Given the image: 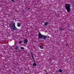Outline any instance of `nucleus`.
Here are the masks:
<instances>
[{
	"mask_svg": "<svg viewBox=\"0 0 74 74\" xmlns=\"http://www.w3.org/2000/svg\"><path fill=\"white\" fill-rule=\"evenodd\" d=\"M10 27L11 29H13V30H18V29L15 27V23L14 22H12L11 23L10 25Z\"/></svg>",
	"mask_w": 74,
	"mask_h": 74,
	"instance_id": "1",
	"label": "nucleus"
},
{
	"mask_svg": "<svg viewBox=\"0 0 74 74\" xmlns=\"http://www.w3.org/2000/svg\"><path fill=\"white\" fill-rule=\"evenodd\" d=\"M70 7H71V4H70L66 3L65 5V8L68 12H70L71 10Z\"/></svg>",
	"mask_w": 74,
	"mask_h": 74,
	"instance_id": "2",
	"label": "nucleus"
},
{
	"mask_svg": "<svg viewBox=\"0 0 74 74\" xmlns=\"http://www.w3.org/2000/svg\"><path fill=\"white\" fill-rule=\"evenodd\" d=\"M43 35H38L39 39H43Z\"/></svg>",
	"mask_w": 74,
	"mask_h": 74,
	"instance_id": "3",
	"label": "nucleus"
},
{
	"mask_svg": "<svg viewBox=\"0 0 74 74\" xmlns=\"http://www.w3.org/2000/svg\"><path fill=\"white\" fill-rule=\"evenodd\" d=\"M64 28L62 26H60L59 27V30L60 31H62V30H64Z\"/></svg>",
	"mask_w": 74,
	"mask_h": 74,
	"instance_id": "4",
	"label": "nucleus"
},
{
	"mask_svg": "<svg viewBox=\"0 0 74 74\" xmlns=\"http://www.w3.org/2000/svg\"><path fill=\"white\" fill-rule=\"evenodd\" d=\"M47 36L43 35V39H44V40H46V39H47Z\"/></svg>",
	"mask_w": 74,
	"mask_h": 74,
	"instance_id": "5",
	"label": "nucleus"
},
{
	"mask_svg": "<svg viewBox=\"0 0 74 74\" xmlns=\"http://www.w3.org/2000/svg\"><path fill=\"white\" fill-rule=\"evenodd\" d=\"M28 42V41L26 39H25L24 40V42L25 44H27V42Z\"/></svg>",
	"mask_w": 74,
	"mask_h": 74,
	"instance_id": "6",
	"label": "nucleus"
},
{
	"mask_svg": "<svg viewBox=\"0 0 74 74\" xmlns=\"http://www.w3.org/2000/svg\"><path fill=\"white\" fill-rule=\"evenodd\" d=\"M19 49V46L18 45L16 46V47H15V49L17 50Z\"/></svg>",
	"mask_w": 74,
	"mask_h": 74,
	"instance_id": "7",
	"label": "nucleus"
},
{
	"mask_svg": "<svg viewBox=\"0 0 74 74\" xmlns=\"http://www.w3.org/2000/svg\"><path fill=\"white\" fill-rule=\"evenodd\" d=\"M18 25H17L18 27H21V24L19 23H17Z\"/></svg>",
	"mask_w": 74,
	"mask_h": 74,
	"instance_id": "8",
	"label": "nucleus"
},
{
	"mask_svg": "<svg viewBox=\"0 0 74 74\" xmlns=\"http://www.w3.org/2000/svg\"><path fill=\"white\" fill-rule=\"evenodd\" d=\"M48 24V22H47L45 23V26H47Z\"/></svg>",
	"mask_w": 74,
	"mask_h": 74,
	"instance_id": "9",
	"label": "nucleus"
},
{
	"mask_svg": "<svg viewBox=\"0 0 74 74\" xmlns=\"http://www.w3.org/2000/svg\"><path fill=\"white\" fill-rule=\"evenodd\" d=\"M33 66H37V64L36 63H34L33 64Z\"/></svg>",
	"mask_w": 74,
	"mask_h": 74,
	"instance_id": "10",
	"label": "nucleus"
},
{
	"mask_svg": "<svg viewBox=\"0 0 74 74\" xmlns=\"http://www.w3.org/2000/svg\"><path fill=\"white\" fill-rule=\"evenodd\" d=\"M59 72L60 73H62V70L61 69H60L59 70Z\"/></svg>",
	"mask_w": 74,
	"mask_h": 74,
	"instance_id": "11",
	"label": "nucleus"
},
{
	"mask_svg": "<svg viewBox=\"0 0 74 74\" xmlns=\"http://www.w3.org/2000/svg\"><path fill=\"white\" fill-rule=\"evenodd\" d=\"M39 46L40 47L41 49H43V47H42V46L40 45Z\"/></svg>",
	"mask_w": 74,
	"mask_h": 74,
	"instance_id": "12",
	"label": "nucleus"
},
{
	"mask_svg": "<svg viewBox=\"0 0 74 74\" xmlns=\"http://www.w3.org/2000/svg\"><path fill=\"white\" fill-rule=\"evenodd\" d=\"M19 44H22V42L21 41H19Z\"/></svg>",
	"mask_w": 74,
	"mask_h": 74,
	"instance_id": "13",
	"label": "nucleus"
},
{
	"mask_svg": "<svg viewBox=\"0 0 74 74\" xmlns=\"http://www.w3.org/2000/svg\"><path fill=\"white\" fill-rule=\"evenodd\" d=\"M38 33H39V34H38V35H42V34H41V33H40V32H38Z\"/></svg>",
	"mask_w": 74,
	"mask_h": 74,
	"instance_id": "14",
	"label": "nucleus"
},
{
	"mask_svg": "<svg viewBox=\"0 0 74 74\" xmlns=\"http://www.w3.org/2000/svg\"><path fill=\"white\" fill-rule=\"evenodd\" d=\"M20 48L21 49H24V48L22 47H21Z\"/></svg>",
	"mask_w": 74,
	"mask_h": 74,
	"instance_id": "15",
	"label": "nucleus"
},
{
	"mask_svg": "<svg viewBox=\"0 0 74 74\" xmlns=\"http://www.w3.org/2000/svg\"><path fill=\"white\" fill-rule=\"evenodd\" d=\"M31 55L32 56H33V53H32V52L30 53Z\"/></svg>",
	"mask_w": 74,
	"mask_h": 74,
	"instance_id": "16",
	"label": "nucleus"
},
{
	"mask_svg": "<svg viewBox=\"0 0 74 74\" xmlns=\"http://www.w3.org/2000/svg\"><path fill=\"white\" fill-rule=\"evenodd\" d=\"M23 13H25L26 12V11H23Z\"/></svg>",
	"mask_w": 74,
	"mask_h": 74,
	"instance_id": "17",
	"label": "nucleus"
},
{
	"mask_svg": "<svg viewBox=\"0 0 74 74\" xmlns=\"http://www.w3.org/2000/svg\"><path fill=\"white\" fill-rule=\"evenodd\" d=\"M32 56V58L33 59H34V57H33V56Z\"/></svg>",
	"mask_w": 74,
	"mask_h": 74,
	"instance_id": "18",
	"label": "nucleus"
},
{
	"mask_svg": "<svg viewBox=\"0 0 74 74\" xmlns=\"http://www.w3.org/2000/svg\"><path fill=\"white\" fill-rule=\"evenodd\" d=\"M30 8H28V10H30Z\"/></svg>",
	"mask_w": 74,
	"mask_h": 74,
	"instance_id": "19",
	"label": "nucleus"
},
{
	"mask_svg": "<svg viewBox=\"0 0 74 74\" xmlns=\"http://www.w3.org/2000/svg\"><path fill=\"white\" fill-rule=\"evenodd\" d=\"M14 0H12V1H14Z\"/></svg>",
	"mask_w": 74,
	"mask_h": 74,
	"instance_id": "20",
	"label": "nucleus"
},
{
	"mask_svg": "<svg viewBox=\"0 0 74 74\" xmlns=\"http://www.w3.org/2000/svg\"><path fill=\"white\" fill-rule=\"evenodd\" d=\"M21 51V50H19V51H18V52H20Z\"/></svg>",
	"mask_w": 74,
	"mask_h": 74,
	"instance_id": "21",
	"label": "nucleus"
},
{
	"mask_svg": "<svg viewBox=\"0 0 74 74\" xmlns=\"http://www.w3.org/2000/svg\"><path fill=\"white\" fill-rule=\"evenodd\" d=\"M47 38H48V37H49V36H47Z\"/></svg>",
	"mask_w": 74,
	"mask_h": 74,
	"instance_id": "22",
	"label": "nucleus"
}]
</instances>
